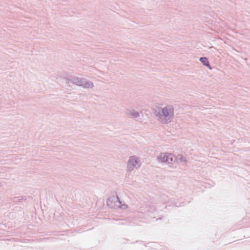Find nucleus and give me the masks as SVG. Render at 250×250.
I'll return each instance as SVG.
<instances>
[{
  "instance_id": "obj_9",
  "label": "nucleus",
  "mask_w": 250,
  "mask_h": 250,
  "mask_svg": "<svg viewBox=\"0 0 250 250\" xmlns=\"http://www.w3.org/2000/svg\"><path fill=\"white\" fill-rule=\"evenodd\" d=\"M198 60L200 61L201 62H208L207 58L206 57L197 58V60L195 61L197 62Z\"/></svg>"
},
{
  "instance_id": "obj_8",
  "label": "nucleus",
  "mask_w": 250,
  "mask_h": 250,
  "mask_svg": "<svg viewBox=\"0 0 250 250\" xmlns=\"http://www.w3.org/2000/svg\"><path fill=\"white\" fill-rule=\"evenodd\" d=\"M175 161H178L181 162H186L187 160L186 158L182 155H178L177 157H175Z\"/></svg>"
},
{
  "instance_id": "obj_1",
  "label": "nucleus",
  "mask_w": 250,
  "mask_h": 250,
  "mask_svg": "<svg viewBox=\"0 0 250 250\" xmlns=\"http://www.w3.org/2000/svg\"><path fill=\"white\" fill-rule=\"evenodd\" d=\"M157 119L163 124L170 123L174 117V108L171 105L159 107L155 111Z\"/></svg>"
},
{
  "instance_id": "obj_7",
  "label": "nucleus",
  "mask_w": 250,
  "mask_h": 250,
  "mask_svg": "<svg viewBox=\"0 0 250 250\" xmlns=\"http://www.w3.org/2000/svg\"><path fill=\"white\" fill-rule=\"evenodd\" d=\"M127 113L133 118H136L139 116V113L134 110H129Z\"/></svg>"
},
{
  "instance_id": "obj_5",
  "label": "nucleus",
  "mask_w": 250,
  "mask_h": 250,
  "mask_svg": "<svg viewBox=\"0 0 250 250\" xmlns=\"http://www.w3.org/2000/svg\"><path fill=\"white\" fill-rule=\"evenodd\" d=\"M117 202L120 204L122 208L125 209L127 208V205L126 204H122V202L120 201L119 197L117 196V194H116L115 196H113L112 197L107 199L106 201V204L109 207L112 208H113V206L112 205V202L115 203Z\"/></svg>"
},
{
  "instance_id": "obj_2",
  "label": "nucleus",
  "mask_w": 250,
  "mask_h": 250,
  "mask_svg": "<svg viewBox=\"0 0 250 250\" xmlns=\"http://www.w3.org/2000/svg\"><path fill=\"white\" fill-rule=\"evenodd\" d=\"M67 80L68 83L71 82L72 83L82 86L83 88H90L93 86L92 82L83 78L69 76L67 78Z\"/></svg>"
},
{
  "instance_id": "obj_10",
  "label": "nucleus",
  "mask_w": 250,
  "mask_h": 250,
  "mask_svg": "<svg viewBox=\"0 0 250 250\" xmlns=\"http://www.w3.org/2000/svg\"><path fill=\"white\" fill-rule=\"evenodd\" d=\"M23 197L22 196L15 197L14 198V202H21L23 199Z\"/></svg>"
},
{
  "instance_id": "obj_4",
  "label": "nucleus",
  "mask_w": 250,
  "mask_h": 250,
  "mask_svg": "<svg viewBox=\"0 0 250 250\" xmlns=\"http://www.w3.org/2000/svg\"><path fill=\"white\" fill-rule=\"evenodd\" d=\"M175 156L172 154L168 153H161L158 156L157 160L159 162L161 163H167L168 164H171L175 161Z\"/></svg>"
},
{
  "instance_id": "obj_6",
  "label": "nucleus",
  "mask_w": 250,
  "mask_h": 250,
  "mask_svg": "<svg viewBox=\"0 0 250 250\" xmlns=\"http://www.w3.org/2000/svg\"><path fill=\"white\" fill-rule=\"evenodd\" d=\"M145 213H147L149 215H150L151 214H154V211H155V208L150 206L149 205L147 207H146V209L145 210Z\"/></svg>"
},
{
  "instance_id": "obj_3",
  "label": "nucleus",
  "mask_w": 250,
  "mask_h": 250,
  "mask_svg": "<svg viewBox=\"0 0 250 250\" xmlns=\"http://www.w3.org/2000/svg\"><path fill=\"white\" fill-rule=\"evenodd\" d=\"M140 158L136 156H132L129 158L127 164V169L128 171L137 169L140 167Z\"/></svg>"
},
{
  "instance_id": "obj_12",
  "label": "nucleus",
  "mask_w": 250,
  "mask_h": 250,
  "mask_svg": "<svg viewBox=\"0 0 250 250\" xmlns=\"http://www.w3.org/2000/svg\"><path fill=\"white\" fill-rule=\"evenodd\" d=\"M121 224H122V225H124V224H125V223H121Z\"/></svg>"
},
{
  "instance_id": "obj_11",
  "label": "nucleus",
  "mask_w": 250,
  "mask_h": 250,
  "mask_svg": "<svg viewBox=\"0 0 250 250\" xmlns=\"http://www.w3.org/2000/svg\"><path fill=\"white\" fill-rule=\"evenodd\" d=\"M204 65H205V66H207L208 67L209 69H211V67L210 65V63H203Z\"/></svg>"
}]
</instances>
